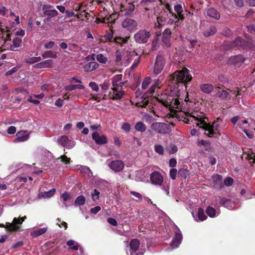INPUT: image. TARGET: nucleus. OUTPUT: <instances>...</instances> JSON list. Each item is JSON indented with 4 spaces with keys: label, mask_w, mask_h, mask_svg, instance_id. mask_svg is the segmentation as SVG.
Listing matches in <instances>:
<instances>
[{
    "label": "nucleus",
    "mask_w": 255,
    "mask_h": 255,
    "mask_svg": "<svg viewBox=\"0 0 255 255\" xmlns=\"http://www.w3.org/2000/svg\"><path fill=\"white\" fill-rule=\"evenodd\" d=\"M186 116L189 117L188 118H185L187 120L186 123H189L190 121H192V119H194L196 121H198L199 122L196 124V125L199 127L200 128L204 129L205 130L209 131L208 136L211 137V135H213L215 133L214 130H217L220 127L218 122L219 121H221V119L218 118L216 121H215L212 125L207 124L205 119L202 118H198L195 115H191L189 113H186Z\"/></svg>",
    "instance_id": "1"
},
{
    "label": "nucleus",
    "mask_w": 255,
    "mask_h": 255,
    "mask_svg": "<svg viewBox=\"0 0 255 255\" xmlns=\"http://www.w3.org/2000/svg\"><path fill=\"white\" fill-rule=\"evenodd\" d=\"M192 78L189 70L186 67H184L181 70L175 71L171 75L170 77V80L172 81L175 84H186L191 81Z\"/></svg>",
    "instance_id": "2"
},
{
    "label": "nucleus",
    "mask_w": 255,
    "mask_h": 255,
    "mask_svg": "<svg viewBox=\"0 0 255 255\" xmlns=\"http://www.w3.org/2000/svg\"><path fill=\"white\" fill-rule=\"evenodd\" d=\"M26 218L25 216L19 218H14L11 223H6L5 225L0 224V227L5 228L9 232L16 231L19 229L20 225Z\"/></svg>",
    "instance_id": "3"
},
{
    "label": "nucleus",
    "mask_w": 255,
    "mask_h": 255,
    "mask_svg": "<svg viewBox=\"0 0 255 255\" xmlns=\"http://www.w3.org/2000/svg\"><path fill=\"white\" fill-rule=\"evenodd\" d=\"M151 34L145 30H140L134 35L135 41L139 44L145 43L150 37Z\"/></svg>",
    "instance_id": "4"
},
{
    "label": "nucleus",
    "mask_w": 255,
    "mask_h": 255,
    "mask_svg": "<svg viewBox=\"0 0 255 255\" xmlns=\"http://www.w3.org/2000/svg\"><path fill=\"white\" fill-rule=\"evenodd\" d=\"M151 127L154 131L160 134H166L170 131L169 125L163 123H154Z\"/></svg>",
    "instance_id": "5"
},
{
    "label": "nucleus",
    "mask_w": 255,
    "mask_h": 255,
    "mask_svg": "<svg viewBox=\"0 0 255 255\" xmlns=\"http://www.w3.org/2000/svg\"><path fill=\"white\" fill-rule=\"evenodd\" d=\"M140 242L136 239L131 240L129 244L130 255H143V251L140 249Z\"/></svg>",
    "instance_id": "6"
},
{
    "label": "nucleus",
    "mask_w": 255,
    "mask_h": 255,
    "mask_svg": "<svg viewBox=\"0 0 255 255\" xmlns=\"http://www.w3.org/2000/svg\"><path fill=\"white\" fill-rule=\"evenodd\" d=\"M164 66V60L163 57L161 55L157 56L154 66L153 73L155 75H158L161 72Z\"/></svg>",
    "instance_id": "7"
},
{
    "label": "nucleus",
    "mask_w": 255,
    "mask_h": 255,
    "mask_svg": "<svg viewBox=\"0 0 255 255\" xmlns=\"http://www.w3.org/2000/svg\"><path fill=\"white\" fill-rule=\"evenodd\" d=\"M109 167L116 172L121 171L125 167L124 162L121 160H116L110 162L108 164Z\"/></svg>",
    "instance_id": "8"
},
{
    "label": "nucleus",
    "mask_w": 255,
    "mask_h": 255,
    "mask_svg": "<svg viewBox=\"0 0 255 255\" xmlns=\"http://www.w3.org/2000/svg\"><path fill=\"white\" fill-rule=\"evenodd\" d=\"M150 179L152 184L161 186L163 181L162 175L157 171H154L150 174Z\"/></svg>",
    "instance_id": "9"
},
{
    "label": "nucleus",
    "mask_w": 255,
    "mask_h": 255,
    "mask_svg": "<svg viewBox=\"0 0 255 255\" xmlns=\"http://www.w3.org/2000/svg\"><path fill=\"white\" fill-rule=\"evenodd\" d=\"M58 143L63 147H67L68 148H73L75 143L74 141L69 140L66 135H63L58 138Z\"/></svg>",
    "instance_id": "10"
},
{
    "label": "nucleus",
    "mask_w": 255,
    "mask_h": 255,
    "mask_svg": "<svg viewBox=\"0 0 255 255\" xmlns=\"http://www.w3.org/2000/svg\"><path fill=\"white\" fill-rule=\"evenodd\" d=\"M162 104L166 107H169L170 109H180L181 105L177 98H172L168 101H163Z\"/></svg>",
    "instance_id": "11"
},
{
    "label": "nucleus",
    "mask_w": 255,
    "mask_h": 255,
    "mask_svg": "<svg viewBox=\"0 0 255 255\" xmlns=\"http://www.w3.org/2000/svg\"><path fill=\"white\" fill-rule=\"evenodd\" d=\"M92 137L97 144H105L108 142L107 138L105 135H100L97 131H94L92 134Z\"/></svg>",
    "instance_id": "12"
},
{
    "label": "nucleus",
    "mask_w": 255,
    "mask_h": 255,
    "mask_svg": "<svg viewBox=\"0 0 255 255\" xmlns=\"http://www.w3.org/2000/svg\"><path fill=\"white\" fill-rule=\"evenodd\" d=\"M213 187L216 189H220L223 187V177L219 174L214 175L212 177Z\"/></svg>",
    "instance_id": "13"
},
{
    "label": "nucleus",
    "mask_w": 255,
    "mask_h": 255,
    "mask_svg": "<svg viewBox=\"0 0 255 255\" xmlns=\"http://www.w3.org/2000/svg\"><path fill=\"white\" fill-rule=\"evenodd\" d=\"M137 26V22L133 19L127 18L122 22V26L128 28L130 31H132L136 29Z\"/></svg>",
    "instance_id": "14"
},
{
    "label": "nucleus",
    "mask_w": 255,
    "mask_h": 255,
    "mask_svg": "<svg viewBox=\"0 0 255 255\" xmlns=\"http://www.w3.org/2000/svg\"><path fill=\"white\" fill-rule=\"evenodd\" d=\"M245 60V58L242 55H238L231 56L228 60V63L230 64L239 66L242 64Z\"/></svg>",
    "instance_id": "15"
},
{
    "label": "nucleus",
    "mask_w": 255,
    "mask_h": 255,
    "mask_svg": "<svg viewBox=\"0 0 255 255\" xmlns=\"http://www.w3.org/2000/svg\"><path fill=\"white\" fill-rule=\"evenodd\" d=\"M216 201H218L221 205L229 209L233 208L235 206L234 202L230 199H227L224 197H219L216 198Z\"/></svg>",
    "instance_id": "16"
},
{
    "label": "nucleus",
    "mask_w": 255,
    "mask_h": 255,
    "mask_svg": "<svg viewBox=\"0 0 255 255\" xmlns=\"http://www.w3.org/2000/svg\"><path fill=\"white\" fill-rule=\"evenodd\" d=\"M182 240V236L181 233L179 232H175V235L173 240L171 243V246L172 248H176L181 243Z\"/></svg>",
    "instance_id": "17"
},
{
    "label": "nucleus",
    "mask_w": 255,
    "mask_h": 255,
    "mask_svg": "<svg viewBox=\"0 0 255 255\" xmlns=\"http://www.w3.org/2000/svg\"><path fill=\"white\" fill-rule=\"evenodd\" d=\"M171 31L169 28L165 29L163 32L162 41L165 45L169 47L170 45V38L171 37Z\"/></svg>",
    "instance_id": "18"
},
{
    "label": "nucleus",
    "mask_w": 255,
    "mask_h": 255,
    "mask_svg": "<svg viewBox=\"0 0 255 255\" xmlns=\"http://www.w3.org/2000/svg\"><path fill=\"white\" fill-rule=\"evenodd\" d=\"M206 14L209 17L213 18L216 20L220 18V13L214 8L210 7L206 10Z\"/></svg>",
    "instance_id": "19"
},
{
    "label": "nucleus",
    "mask_w": 255,
    "mask_h": 255,
    "mask_svg": "<svg viewBox=\"0 0 255 255\" xmlns=\"http://www.w3.org/2000/svg\"><path fill=\"white\" fill-rule=\"evenodd\" d=\"M53 60L51 59L43 61L40 63L36 64L33 66L35 68L41 69L44 68H50L53 66Z\"/></svg>",
    "instance_id": "20"
},
{
    "label": "nucleus",
    "mask_w": 255,
    "mask_h": 255,
    "mask_svg": "<svg viewBox=\"0 0 255 255\" xmlns=\"http://www.w3.org/2000/svg\"><path fill=\"white\" fill-rule=\"evenodd\" d=\"M217 31L216 28L215 26L207 24L206 29L203 31V35L205 37H209L214 34Z\"/></svg>",
    "instance_id": "21"
},
{
    "label": "nucleus",
    "mask_w": 255,
    "mask_h": 255,
    "mask_svg": "<svg viewBox=\"0 0 255 255\" xmlns=\"http://www.w3.org/2000/svg\"><path fill=\"white\" fill-rule=\"evenodd\" d=\"M56 192L55 188H52L48 191L42 192L38 194V197L39 199L49 198L53 196Z\"/></svg>",
    "instance_id": "22"
},
{
    "label": "nucleus",
    "mask_w": 255,
    "mask_h": 255,
    "mask_svg": "<svg viewBox=\"0 0 255 255\" xmlns=\"http://www.w3.org/2000/svg\"><path fill=\"white\" fill-rule=\"evenodd\" d=\"M99 66V64L96 62H90L84 67V70L86 72H90L97 69Z\"/></svg>",
    "instance_id": "23"
},
{
    "label": "nucleus",
    "mask_w": 255,
    "mask_h": 255,
    "mask_svg": "<svg viewBox=\"0 0 255 255\" xmlns=\"http://www.w3.org/2000/svg\"><path fill=\"white\" fill-rule=\"evenodd\" d=\"M58 11L55 9L45 10L43 12V15L47 16V20H49L51 18L58 15Z\"/></svg>",
    "instance_id": "24"
},
{
    "label": "nucleus",
    "mask_w": 255,
    "mask_h": 255,
    "mask_svg": "<svg viewBox=\"0 0 255 255\" xmlns=\"http://www.w3.org/2000/svg\"><path fill=\"white\" fill-rule=\"evenodd\" d=\"M202 91L205 93H210L214 89V86L210 84H204L200 86Z\"/></svg>",
    "instance_id": "25"
},
{
    "label": "nucleus",
    "mask_w": 255,
    "mask_h": 255,
    "mask_svg": "<svg viewBox=\"0 0 255 255\" xmlns=\"http://www.w3.org/2000/svg\"><path fill=\"white\" fill-rule=\"evenodd\" d=\"M22 41L19 38L16 37L12 40V44L10 46V50L11 51H16V48L20 45Z\"/></svg>",
    "instance_id": "26"
},
{
    "label": "nucleus",
    "mask_w": 255,
    "mask_h": 255,
    "mask_svg": "<svg viewBox=\"0 0 255 255\" xmlns=\"http://www.w3.org/2000/svg\"><path fill=\"white\" fill-rule=\"evenodd\" d=\"M245 41L241 37H238L232 43V46L233 47L239 48L244 45Z\"/></svg>",
    "instance_id": "27"
},
{
    "label": "nucleus",
    "mask_w": 255,
    "mask_h": 255,
    "mask_svg": "<svg viewBox=\"0 0 255 255\" xmlns=\"http://www.w3.org/2000/svg\"><path fill=\"white\" fill-rule=\"evenodd\" d=\"M217 95L218 97L223 100H226L228 98L230 99V98L229 97V93L228 92V91L226 90H219L218 91Z\"/></svg>",
    "instance_id": "28"
},
{
    "label": "nucleus",
    "mask_w": 255,
    "mask_h": 255,
    "mask_svg": "<svg viewBox=\"0 0 255 255\" xmlns=\"http://www.w3.org/2000/svg\"><path fill=\"white\" fill-rule=\"evenodd\" d=\"M24 134H25V133L22 131L17 132V137L15 140L18 142H22L27 140L29 138V135H23Z\"/></svg>",
    "instance_id": "29"
},
{
    "label": "nucleus",
    "mask_w": 255,
    "mask_h": 255,
    "mask_svg": "<svg viewBox=\"0 0 255 255\" xmlns=\"http://www.w3.org/2000/svg\"><path fill=\"white\" fill-rule=\"evenodd\" d=\"M134 128L136 131H140L141 132H144L146 129L145 125L141 122H137L135 124Z\"/></svg>",
    "instance_id": "30"
},
{
    "label": "nucleus",
    "mask_w": 255,
    "mask_h": 255,
    "mask_svg": "<svg viewBox=\"0 0 255 255\" xmlns=\"http://www.w3.org/2000/svg\"><path fill=\"white\" fill-rule=\"evenodd\" d=\"M125 94V91H124V90H121V91H118V90H117V91H114L112 98L113 100L121 99L123 97V96Z\"/></svg>",
    "instance_id": "31"
},
{
    "label": "nucleus",
    "mask_w": 255,
    "mask_h": 255,
    "mask_svg": "<svg viewBox=\"0 0 255 255\" xmlns=\"http://www.w3.org/2000/svg\"><path fill=\"white\" fill-rule=\"evenodd\" d=\"M86 201L85 197L83 195L79 196L75 201L74 204L75 206H82L84 205Z\"/></svg>",
    "instance_id": "32"
},
{
    "label": "nucleus",
    "mask_w": 255,
    "mask_h": 255,
    "mask_svg": "<svg viewBox=\"0 0 255 255\" xmlns=\"http://www.w3.org/2000/svg\"><path fill=\"white\" fill-rule=\"evenodd\" d=\"M42 56L43 58H57V52L52 51H47L42 54Z\"/></svg>",
    "instance_id": "33"
},
{
    "label": "nucleus",
    "mask_w": 255,
    "mask_h": 255,
    "mask_svg": "<svg viewBox=\"0 0 255 255\" xmlns=\"http://www.w3.org/2000/svg\"><path fill=\"white\" fill-rule=\"evenodd\" d=\"M64 88L66 91H71L75 90V89H84V86L82 85L76 84L67 86L65 87Z\"/></svg>",
    "instance_id": "34"
},
{
    "label": "nucleus",
    "mask_w": 255,
    "mask_h": 255,
    "mask_svg": "<svg viewBox=\"0 0 255 255\" xmlns=\"http://www.w3.org/2000/svg\"><path fill=\"white\" fill-rule=\"evenodd\" d=\"M46 228H41L38 230H36L31 232V235L34 237H37L40 235L43 234L47 231Z\"/></svg>",
    "instance_id": "35"
},
{
    "label": "nucleus",
    "mask_w": 255,
    "mask_h": 255,
    "mask_svg": "<svg viewBox=\"0 0 255 255\" xmlns=\"http://www.w3.org/2000/svg\"><path fill=\"white\" fill-rule=\"evenodd\" d=\"M178 175L183 178L186 179L189 177V171L187 169H181L178 171Z\"/></svg>",
    "instance_id": "36"
},
{
    "label": "nucleus",
    "mask_w": 255,
    "mask_h": 255,
    "mask_svg": "<svg viewBox=\"0 0 255 255\" xmlns=\"http://www.w3.org/2000/svg\"><path fill=\"white\" fill-rule=\"evenodd\" d=\"M67 245L70 247V249L75 251H77L79 248L77 243L72 240L67 242Z\"/></svg>",
    "instance_id": "37"
},
{
    "label": "nucleus",
    "mask_w": 255,
    "mask_h": 255,
    "mask_svg": "<svg viewBox=\"0 0 255 255\" xmlns=\"http://www.w3.org/2000/svg\"><path fill=\"white\" fill-rule=\"evenodd\" d=\"M151 82V79L150 77H146L144 79V80L142 83V85H141L142 89L143 90L146 89L147 88V87H148V86L149 85V84H150Z\"/></svg>",
    "instance_id": "38"
},
{
    "label": "nucleus",
    "mask_w": 255,
    "mask_h": 255,
    "mask_svg": "<svg viewBox=\"0 0 255 255\" xmlns=\"http://www.w3.org/2000/svg\"><path fill=\"white\" fill-rule=\"evenodd\" d=\"M206 213L209 217L213 218L216 216V211L214 208L209 206L206 209Z\"/></svg>",
    "instance_id": "39"
},
{
    "label": "nucleus",
    "mask_w": 255,
    "mask_h": 255,
    "mask_svg": "<svg viewBox=\"0 0 255 255\" xmlns=\"http://www.w3.org/2000/svg\"><path fill=\"white\" fill-rule=\"evenodd\" d=\"M114 40L113 34L112 33L108 32L104 36V38L102 39L103 42H109Z\"/></svg>",
    "instance_id": "40"
},
{
    "label": "nucleus",
    "mask_w": 255,
    "mask_h": 255,
    "mask_svg": "<svg viewBox=\"0 0 255 255\" xmlns=\"http://www.w3.org/2000/svg\"><path fill=\"white\" fill-rule=\"evenodd\" d=\"M166 150L169 152V153L173 154L177 151L178 148L176 145L174 144H171L166 147Z\"/></svg>",
    "instance_id": "41"
},
{
    "label": "nucleus",
    "mask_w": 255,
    "mask_h": 255,
    "mask_svg": "<svg viewBox=\"0 0 255 255\" xmlns=\"http://www.w3.org/2000/svg\"><path fill=\"white\" fill-rule=\"evenodd\" d=\"M128 38L129 37H126V38H123L121 37H116L114 38V41L116 43L122 44L123 43H126L128 41Z\"/></svg>",
    "instance_id": "42"
},
{
    "label": "nucleus",
    "mask_w": 255,
    "mask_h": 255,
    "mask_svg": "<svg viewBox=\"0 0 255 255\" xmlns=\"http://www.w3.org/2000/svg\"><path fill=\"white\" fill-rule=\"evenodd\" d=\"M154 150L160 155L164 154V148L161 145L155 144L154 145Z\"/></svg>",
    "instance_id": "43"
},
{
    "label": "nucleus",
    "mask_w": 255,
    "mask_h": 255,
    "mask_svg": "<svg viewBox=\"0 0 255 255\" xmlns=\"http://www.w3.org/2000/svg\"><path fill=\"white\" fill-rule=\"evenodd\" d=\"M198 215L199 219L202 221L206 220L207 218L206 216L204 214L203 210L201 208L198 209Z\"/></svg>",
    "instance_id": "44"
},
{
    "label": "nucleus",
    "mask_w": 255,
    "mask_h": 255,
    "mask_svg": "<svg viewBox=\"0 0 255 255\" xmlns=\"http://www.w3.org/2000/svg\"><path fill=\"white\" fill-rule=\"evenodd\" d=\"M223 186H230L233 184V179L231 177H227L224 180Z\"/></svg>",
    "instance_id": "45"
},
{
    "label": "nucleus",
    "mask_w": 255,
    "mask_h": 255,
    "mask_svg": "<svg viewBox=\"0 0 255 255\" xmlns=\"http://www.w3.org/2000/svg\"><path fill=\"white\" fill-rule=\"evenodd\" d=\"M97 60L102 63H106L107 61V58L103 54H100L97 56Z\"/></svg>",
    "instance_id": "46"
},
{
    "label": "nucleus",
    "mask_w": 255,
    "mask_h": 255,
    "mask_svg": "<svg viewBox=\"0 0 255 255\" xmlns=\"http://www.w3.org/2000/svg\"><path fill=\"white\" fill-rule=\"evenodd\" d=\"M149 102L148 100H142L141 102H137L135 104L136 106L140 107L142 108H145L148 104Z\"/></svg>",
    "instance_id": "47"
},
{
    "label": "nucleus",
    "mask_w": 255,
    "mask_h": 255,
    "mask_svg": "<svg viewBox=\"0 0 255 255\" xmlns=\"http://www.w3.org/2000/svg\"><path fill=\"white\" fill-rule=\"evenodd\" d=\"M100 192L98 191L97 189H94V192L92 193L91 195L92 196L93 200L94 201H96L99 199L100 197Z\"/></svg>",
    "instance_id": "48"
},
{
    "label": "nucleus",
    "mask_w": 255,
    "mask_h": 255,
    "mask_svg": "<svg viewBox=\"0 0 255 255\" xmlns=\"http://www.w3.org/2000/svg\"><path fill=\"white\" fill-rule=\"evenodd\" d=\"M130 125L128 123H123L122 126V129L125 130L126 132H128L130 130Z\"/></svg>",
    "instance_id": "49"
},
{
    "label": "nucleus",
    "mask_w": 255,
    "mask_h": 255,
    "mask_svg": "<svg viewBox=\"0 0 255 255\" xmlns=\"http://www.w3.org/2000/svg\"><path fill=\"white\" fill-rule=\"evenodd\" d=\"M177 173V170L175 168H172L170 170L169 175L171 178L173 180L175 179L176 175Z\"/></svg>",
    "instance_id": "50"
},
{
    "label": "nucleus",
    "mask_w": 255,
    "mask_h": 255,
    "mask_svg": "<svg viewBox=\"0 0 255 255\" xmlns=\"http://www.w3.org/2000/svg\"><path fill=\"white\" fill-rule=\"evenodd\" d=\"M160 83L159 80H157L155 83L149 89L150 94H152L155 91L156 88L158 86Z\"/></svg>",
    "instance_id": "51"
},
{
    "label": "nucleus",
    "mask_w": 255,
    "mask_h": 255,
    "mask_svg": "<svg viewBox=\"0 0 255 255\" xmlns=\"http://www.w3.org/2000/svg\"><path fill=\"white\" fill-rule=\"evenodd\" d=\"M61 198H62L64 201L63 204L65 205V207H67L65 202L69 199L70 195L67 192H64L63 194H62Z\"/></svg>",
    "instance_id": "52"
},
{
    "label": "nucleus",
    "mask_w": 255,
    "mask_h": 255,
    "mask_svg": "<svg viewBox=\"0 0 255 255\" xmlns=\"http://www.w3.org/2000/svg\"><path fill=\"white\" fill-rule=\"evenodd\" d=\"M89 85L91 88V89L94 91L97 92L99 90L98 85L95 82H91L89 83Z\"/></svg>",
    "instance_id": "53"
},
{
    "label": "nucleus",
    "mask_w": 255,
    "mask_h": 255,
    "mask_svg": "<svg viewBox=\"0 0 255 255\" xmlns=\"http://www.w3.org/2000/svg\"><path fill=\"white\" fill-rule=\"evenodd\" d=\"M174 10L177 12V14H180L183 12V8L181 5L177 4L174 6Z\"/></svg>",
    "instance_id": "54"
},
{
    "label": "nucleus",
    "mask_w": 255,
    "mask_h": 255,
    "mask_svg": "<svg viewBox=\"0 0 255 255\" xmlns=\"http://www.w3.org/2000/svg\"><path fill=\"white\" fill-rule=\"evenodd\" d=\"M222 33L225 36H228L232 34V31L229 28L226 27L223 29Z\"/></svg>",
    "instance_id": "55"
},
{
    "label": "nucleus",
    "mask_w": 255,
    "mask_h": 255,
    "mask_svg": "<svg viewBox=\"0 0 255 255\" xmlns=\"http://www.w3.org/2000/svg\"><path fill=\"white\" fill-rule=\"evenodd\" d=\"M112 15L108 17H105L103 18V20L101 21L102 23H114L115 20H112Z\"/></svg>",
    "instance_id": "56"
},
{
    "label": "nucleus",
    "mask_w": 255,
    "mask_h": 255,
    "mask_svg": "<svg viewBox=\"0 0 255 255\" xmlns=\"http://www.w3.org/2000/svg\"><path fill=\"white\" fill-rule=\"evenodd\" d=\"M60 158L61 159V161L65 163V164H69L70 162V159L68 158L66 156L63 155L61 156Z\"/></svg>",
    "instance_id": "57"
},
{
    "label": "nucleus",
    "mask_w": 255,
    "mask_h": 255,
    "mask_svg": "<svg viewBox=\"0 0 255 255\" xmlns=\"http://www.w3.org/2000/svg\"><path fill=\"white\" fill-rule=\"evenodd\" d=\"M8 31H9V30L7 29L2 28L0 26V38L3 39L4 38V33L5 32H7Z\"/></svg>",
    "instance_id": "58"
},
{
    "label": "nucleus",
    "mask_w": 255,
    "mask_h": 255,
    "mask_svg": "<svg viewBox=\"0 0 255 255\" xmlns=\"http://www.w3.org/2000/svg\"><path fill=\"white\" fill-rule=\"evenodd\" d=\"M107 221L108 222L112 225H113L114 226H117L118 225V223L117 221L113 218H109Z\"/></svg>",
    "instance_id": "59"
},
{
    "label": "nucleus",
    "mask_w": 255,
    "mask_h": 255,
    "mask_svg": "<svg viewBox=\"0 0 255 255\" xmlns=\"http://www.w3.org/2000/svg\"><path fill=\"white\" fill-rule=\"evenodd\" d=\"M130 193L132 196H134L135 198L138 199L139 200H141L142 198V195L138 192L135 191H131Z\"/></svg>",
    "instance_id": "60"
},
{
    "label": "nucleus",
    "mask_w": 255,
    "mask_h": 255,
    "mask_svg": "<svg viewBox=\"0 0 255 255\" xmlns=\"http://www.w3.org/2000/svg\"><path fill=\"white\" fill-rule=\"evenodd\" d=\"M235 4L239 7H242L244 5L243 0H234Z\"/></svg>",
    "instance_id": "61"
},
{
    "label": "nucleus",
    "mask_w": 255,
    "mask_h": 255,
    "mask_svg": "<svg viewBox=\"0 0 255 255\" xmlns=\"http://www.w3.org/2000/svg\"><path fill=\"white\" fill-rule=\"evenodd\" d=\"M17 71V68L15 67H13L11 69H10V70L8 71L7 72H6L5 73V75L6 76H9V75H11V74H12L13 73L16 72V71Z\"/></svg>",
    "instance_id": "62"
},
{
    "label": "nucleus",
    "mask_w": 255,
    "mask_h": 255,
    "mask_svg": "<svg viewBox=\"0 0 255 255\" xmlns=\"http://www.w3.org/2000/svg\"><path fill=\"white\" fill-rule=\"evenodd\" d=\"M25 62L27 63L30 64L35 63L36 62L35 61V57H29L28 58H26L25 59Z\"/></svg>",
    "instance_id": "63"
},
{
    "label": "nucleus",
    "mask_w": 255,
    "mask_h": 255,
    "mask_svg": "<svg viewBox=\"0 0 255 255\" xmlns=\"http://www.w3.org/2000/svg\"><path fill=\"white\" fill-rule=\"evenodd\" d=\"M55 43L53 41H50L44 45L45 49H51L54 45Z\"/></svg>",
    "instance_id": "64"
}]
</instances>
